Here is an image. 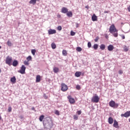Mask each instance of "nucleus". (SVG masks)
Here are the masks:
<instances>
[{"instance_id":"obj_47","label":"nucleus","mask_w":130,"mask_h":130,"mask_svg":"<svg viewBox=\"0 0 130 130\" xmlns=\"http://www.w3.org/2000/svg\"><path fill=\"white\" fill-rule=\"evenodd\" d=\"M127 10L129 12H130V6L127 7Z\"/></svg>"},{"instance_id":"obj_50","label":"nucleus","mask_w":130,"mask_h":130,"mask_svg":"<svg viewBox=\"0 0 130 130\" xmlns=\"http://www.w3.org/2000/svg\"><path fill=\"white\" fill-rule=\"evenodd\" d=\"M33 3V0H31L30 2H29V4H32Z\"/></svg>"},{"instance_id":"obj_16","label":"nucleus","mask_w":130,"mask_h":130,"mask_svg":"<svg viewBox=\"0 0 130 130\" xmlns=\"http://www.w3.org/2000/svg\"><path fill=\"white\" fill-rule=\"evenodd\" d=\"M81 74H82V73L81 72L77 71L75 73V77L78 78V77H80Z\"/></svg>"},{"instance_id":"obj_35","label":"nucleus","mask_w":130,"mask_h":130,"mask_svg":"<svg viewBox=\"0 0 130 130\" xmlns=\"http://www.w3.org/2000/svg\"><path fill=\"white\" fill-rule=\"evenodd\" d=\"M55 114L58 116L59 115V112L58 111V110H56L55 111Z\"/></svg>"},{"instance_id":"obj_34","label":"nucleus","mask_w":130,"mask_h":130,"mask_svg":"<svg viewBox=\"0 0 130 130\" xmlns=\"http://www.w3.org/2000/svg\"><path fill=\"white\" fill-rule=\"evenodd\" d=\"M76 89H77V90H80V89H81L80 86L79 85H77L76 86Z\"/></svg>"},{"instance_id":"obj_49","label":"nucleus","mask_w":130,"mask_h":130,"mask_svg":"<svg viewBox=\"0 0 130 130\" xmlns=\"http://www.w3.org/2000/svg\"><path fill=\"white\" fill-rule=\"evenodd\" d=\"M85 8L87 9V10H88V9H89L88 6H85Z\"/></svg>"},{"instance_id":"obj_43","label":"nucleus","mask_w":130,"mask_h":130,"mask_svg":"<svg viewBox=\"0 0 130 130\" xmlns=\"http://www.w3.org/2000/svg\"><path fill=\"white\" fill-rule=\"evenodd\" d=\"M35 53H36V50L33 49V55H35Z\"/></svg>"},{"instance_id":"obj_24","label":"nucleus","mask_w":130,"mask_h":130,"mask_svg":"<svg viewBox=\"0 0 130 130\" xmlns=\"http://www.w3.org/2000/svg\"><path fill=\"white\" fill-rule=\"evenodd\" d=\"M105 48V45L104 44H101L100 46V49L102 50H104Z\"/></svg>"},{"instance_id":"obj_42","label":"nucleus","mask_w":130,"mask_h":130,"mask_svg":"<svg viewBox=\"0 0 130 130\" xmlns=\"http://www.w3.org/2000/svg\"><path fill=\"white\" fill-rule=\"evenodd\" d=\"M121 37L122 38V39L123 40H124V39H125V36H124V35H121Z\"/></svg>"},{"instance_id":"obj_51","label":"nucleus","mask_w":130,"mask_h":130,"mask_svg":"<svg viewBox=\"0 0 130 130\" xmlns=\"http://www.w3.org/2000/svg\"><path fill=\"white\" fill-rule=\"evenodd\" d=\"M31 52L32 54H33V49H31Z\"/></svg>"},{"instance_id":"obj_41","label":"nucleus","mask_w":130,"mask_h":130,"mask_svg":"<svg viewBox=\"0 0 130 130\" xmlns=\"http://www.w3.org/2000/svg\"><path fill=\"white\" fill-rule=\"evenodd\" d=\"M118 73L119 75H121L123 74V71L122 70H119Z\"/></svg>"},{"instance_id":"obj_13","label":"nucleus","mask_w":130,"mask_h":130,"mask_svg":"<svg viewBox=\"0 0 130 130\" xmlns=\"http://www.w3.org/2000/svg\"><path fill=\"white\" fill-rule=\"evenodd\" d=\"M41 81V77L40 76V75H37L36 80V83H39Z\"/></svg>"},{"instance_id":"obj_54","label":"nucleus","mask_w":130,"mask_h":130,"mask_svg":"<svg viewBox=\"0 0 130 130\" xmlns=\"http://www.w3.org/2000/svg\"><path fill=\"white\" fill-rule=\"evenodd\" d=\"M2 119V116L0 115V120Z\"/></svg>"},{"instance_id":"obj_33","label":"nucleus","mask_w":130,"mask_h":130,"mask_svg":"<svg viewBox=\"0 0 130 130\" xmlns=\"http://www.w3.org/2000/svg\"><path fill=\"white\" fill-rule=\"evenodd\" d=\"M73 117H74V119L75 120H77L78 119V116L77 115H74L73 116Z\"/></svg>"},{"instance_id":"obj_19","label":"nucleus","mask_w":130,"mask_h":130,"mask_svg":"<svg viewBox=\"0 0 130 130\" xmlns=\"http://www.w3.org/2000/svg\"><path fill=\"white\" fill-rule=\"evenodd\" d=\"M108 122L110 124H112L113 123V119L111 117H109Z\"/></svg>"},{"instance_id":"obj_15","label":"nucleus","mask_w":130,"mask_h":130,"mask_svg":"<svg viewBox=\"0 0 130 130\" xmlns=\"http://www.w3.org/2000/svg\"><path fill=\"white\" fill-rule=\"evenodd\" d=\"M113 126L116 128H119L118 123L116 120H114V123H113Z\"/></svg>"},{"instance_id":"obj_29","label":"nucleus","mask_w":130,"mask_h":130,"mask_svg":"<svg viewBox=\"0 0 130 130\" xmlns=\"http://www.w3.org/2000/svg\"><path fill=\"white\" fill-rule=\"evenodd\" d=\"M128 50V49L127 48V47L126 46H124V52H127Z\"/></svg>"},{"instance_id":"obj_32","label":"nucleus","mask_w":130,"mask_h":130,"mask_svg":"<svg viewBox=\"0 0 130 130\" xmlns=\"http://www.w3.org/2000/svg\"><path fill=\"white\" fill-rule=\"evenodd\" d=\"M57 29L58 31H61L62 29L61 26H58V27H57Z\"/></svg>"},{"instance_id":"obj_37","label":"nucleus","mask_w":130,"mask_h":130,"mask_svg":"<svg viewBox=\"0 0 130 130\" xmlns=\"http://www.w3.org/2000/svg\"><path fill=\"white\" fill-rule=\"evenodd\" d=\"M81 113H82V112H81V110H79V111H77V114L78 115H81Z\"/></svg>"},{"instance_id":"obj_6","label":"nucleus","mask_w":130,"mask_h":130,"mask_svg":"<svg viewBox=\"0 0 130 130\" xmlns=\"http://www.w3.org/2000/svg\"><path fill=\"white\" fill-rule=\"evenodd\" d=\"M61 90L63 92H66L68 89V86L63 83H62L61 84Z\"/></svg>"},{"instance_id":"obj_52","label":"nucleus","mask_w":130,"mask_h":130,"mask_svg":"<svg viewBox=\"0 0 130 130\" xmlns=\"http://www.w3.org/2000/svg\"><path fill=\"white\" fill-rule=\"evenodd\" d=\"M20 118H23V116H20Z\"/></svg>"},{"instance_id":"obj_28","label":"nucleus","mask_w":130,"mask_h":130,"mask_svg":"<svg viewBox=\"0 0 130 130\" xmlns=\"http://www.w3.org/2000/svg\"><path fill=\"white\" fill-rule=\"evenodd\" d=\"M93 48L94 50H97L98 48V44H94L93 46Z\"/></svg>"},{"instance_id":"obj_21","label":"nucleus","mask_w":130,"mask_h":130,"mask_svg":"<svg viewBox=\"0 0 130 130\" xmlns=\"http://www.w3.org/2000/svg\"><path fill=\"white\" fill-rule=\"evenodd\" d=\"M51 48L53 49H55L56 48V45L55 44V43H52L51 44Z\"/></svg>"},{"instance_id":"obj_30","label":"nucleus","mask_w":130,"mask_h":130,"mask_svg":"<svg viewBox=\"0 0 130 130\" xmlns=\"http://www.w3.org/2000/svg\"><path fill=\"white\" fill-rule=\"evenodd\" d=\"M7 45H8V46H12V43L11 42V41H8L7 42Z\"/></svg>"},{"instance_id":"obj_9","label":"nucleus","mask_w":130,"mask_h":130,"mask_svg":"<svg viewBox=\"0 0 130 130\" xmlns=\"http://www.w3.org/2000/svg\"><path fill=\"white\" fill-rule=\"evenodd\" d=\"M68 99L69 101V102L71 104H74L75 103V100H74V98H72L71 95H69L68 96Z\"/></svg>"},{"instance_id":"obj_36","label":"nucleus","mask_w":130,"mask_h":130,"mask_svg":"<svg viewBox=\"0 0 130 130\" xmlns=\"http://www.w3.org/2000/svg\"><path fill=\"white\" fill-rule=\"evenodd\" d=\"M87 46H88V47L89 48H91V43H90V42H89L88 43Z\"/></svg>"},{"instance_id":"obj_8","label":"nucleus","mask_w":130,"mask_h":130,"mask_svg":"<svg viewBox=\"0 0 130 130\" xmlns=\"http://www.w3.org/2000/svg\"><path fill=\"white\" fill-rule=\"evenodd\" d=\"M121 116L122 117H125V118H128L130 117V111H126L124 114H121Z\"/></svg>"},{"instance_id":"obj_12","label":"nucleus","mask_w":130,"mask_h":130,"mask_svg":"<svg viewBox=\"0 0 130 130\" xmlns=\"http://www.w3.org/2000/svg\"><path fill=\"white\" fill-rule=\"evenodd\" d=\"M92 21L94 22V21H98V17L95 15V14H93L92 17H91Z\"/></svg>"},{"instance_id":"obj_31","label":"nucleus","mask_w":130,"mask_h":130,"mask_svg":"<svg viewBox=\"0 0 130 130\" xmlns=\"http://www.w3.org/2000/svg\"><path fill=\"white\" fill-rule=\"evenodd\" d=\"M28 61H24V64H25V66H29V62Z\"/></svg>"},{"instance_id":"obj_14","label":"nucleus","mask_w":130,"mask_h":130,"mask_svg":"<svg viewBox=\"0 0 130 130\" xmlns=\"http://www.w3.org/2000/svg\"><path fill=\"white\" fill-rule=\"evenodd\" d=\"M114 49V47L112 45H110L108 46V50L109 51H112Z\"/></svg>"},{"instance_id":"obj_17","label":"nucleus","mask_w":130,"mask_h":130,"mask_svg":"<svg viewBox=\"0 0 130 130\" xmlns=\"http://www.w3.org/2000/svg\"><path fill=\"white\" fill-rule=\"evenodd\" d=\"M53 70L54 73L55 74L58 73L59 72V69L57 67H54Z\"/></svg>"},{"instance_id":"obj_27","label":"nucleus","mask_w":130,"mask_h":130,"mask_svg":"<svg viewBox=\"0 0 130 130\" xmlns=\"http://www.w3.org/2000/svg\"><path fill=\"white\" fill-rule=\"evenodd\" d=\"M76 50L78 51V52H81L82 51V48L80 47H77V49H76Z\"/></svg>"},{"instance_id":"obj_20","label":"nucleus","mask_w":130,"mask_h":130,"mask_svg":"<svg viewBox=\"0 0 130 130\" xmlns=\"http://www.w3.org/2000/svg\"><path fill=\"white\" fill-rule=\"evenodd\" d=\"M67 15L68 17H72L73 13L71 11H69L67 12Z\"/></svg>"},{"instance_id":"obj_57","label":"nucleus","mask_w":130,"mask_h":130,"mask_svg":"<svg viewBox=\"0 0 130 130\" xmlns=\"http://www.w3.org/2000/svg\"><path fill=\"white\" fill-rule=\"evenodd\" d=\"M31 110H33V108H31Z\"/></svg>"},{"instance_id":"obj_46","label":"nucleus","mask_w":130,"mask_h":130,"mask_svg":"<svg viewBox=\"0 0 130 130\" xmlns=\"http://www.w3.org/2000/svg\"><path fill=\"white\" fill-rule=\"evenodd\" d=\"M36 4V0H33V4L35 5Z\"/></svg>"},{"instance_id":"obj_22","label":"nucleus","mask_w":130,"mask_h":130,"mask_svg":"<svg viewBox=\"0 0 130 130\" xmlns=\"http://www.w3.org/2000/svg\"><path fill=\"white\" fill-rule=\"evenodd\" d=\"M10 81L12 83H15L16 82V77L15 76L11 78Z\"/></svg>"},{"instance_id":"obj_26","label":"nucleus","mask_w":130,"mask_h":130,"mask_svg":"<svg viewBox=\"0 0 130 130\" xmlns=\"http://www.w3.org/2000/svg\"><path fill=\"white\" fill-rule=\"evenodd\" d=\"M26 59L27 61H30V60L32 59V57L31 56H28V57H27Z\"/></svg>"},{"instance_id":"obj_10","label":"nucleus","mask_w":130,"mask_h":130,"mask_svg":"<svg viewBox=\"0 0 130 130\" xmlns=\"http://www.w3.org/2000/svg\"><path fill=\"white\" fill-rule=\"evenodd\" d=\"M56 34V30L55 29H50L48 30V34L49 35Z\"/></svg>"},{"instance_id":"obj_11","label":"nucleus","mask_w":130,"mask_h":130,"mask_svg":"<svg viewBox=\"0 0 130 130\" xmlns=\"http://www.w3.org/2000/svg\"><path fill=\"white\" fill-rule=\"evenodd\" d=\"M68 12V9L66 7L61 8V13L63 14H67Z\"/></svg>"},{"instance_id":"obj_4","label":"nucleus","mask_w":130,"mask_h":130,"mask_svg":"<svg viewBox=\"0 0 130 130\" xmlns=\"http://www.w3.org/2000/svg\"><path fill=\"white\" fill-rule=\"evenodd\" d=\"M100 98L98 95L96 94H95L94 96H93V97L91 99V102L93 103H98L99 102Z\"/></svg>"},{"instance_id":"obj_53","label":"nucleus","mask_w":130,"mask_h":130,"mask_svg":"<svg viewBox=\"0 0 130 130\" xmlns=\"http://www.w3.org/2000/svg\"><path fill=\"white\" fill-rule=\"evenodd\" d=\"M108 38V36H106V38L107 39Z\"/></svg>"},{"instance_id":"obj_39","label":"nucleus","mask_w":130,"mask_h":130,"mask_svg":"<svg viewBox=\"0 0 130 130\" xmlns=\"http://www.w3.org/2000/svg\"><path fill=\"white\" fill-rule=\"evenodd\" d=\"M12 111V107H9L8 108V112H11Z\"/></svg>"},{"instance_id":"obj_44","label":"nucleus","mask_w":130,"mask_h":130,"mask_svg":"<svg viewBox=\"0 0 130 130\" xmlns=\"http://www.w3.org/2000/svg\"><path fill=\"white\" fill-rule=\"evenodd\" d=\"M57 17L58 18H61L60 15L59 14H57Z\"/></svg>"},{"instance_id":"obj_3","label":"nucleus","mask_w":130,"mask_h":130,"mask_svg":"<svg viewBox=\"0 0 130 130\" xmlns=\"http://www.w3.org/2000/svg\"><path fill=\"white\" fill-rule=\"evenodd\" d=\"M109 105L110 107L113 108H117L119 106V104L117 103H115V102L114 101H111L109 103Z\"/></svg>"},{"instance_id":"obj_5","label":"nucleus","mask_w":130,"mask_h":130,"mask_svg":"<svg viewBox=\"0 0 130 130\" xmlns=\"http://www.w3.org/2000/svg\"><path fill=\"white\" fill-rule=\"evenodd\" d=\"M13 60V58H12V57L10 56H8L6 57V63L7 64H8L9 66H11V63H12V61Z\"/></svg>"},{"instance_id":"obj_7","label":"nucleus","mask_w":130,"mask_h":130,"mask_svg":"<svg viewBox=\"0 0 130 130\" xmlns=\"http://www.w3.org/2000/svg\"><path fill=\"white\" fill-rule=\"evenodd\" d=\"M25 71H26V67L24 65H22L21 69L20 71H18V73H20L22 75L25 74Z\"/></svg>"},{"instance_id":"obj_23","label":"nucleus","mask_w":130,"mask_h":130,"mask_svg":"<svg viewBox=\"0 0 130 130\" xmlns=\"http://www.w3.org/2000/svg\"><path fill=\"white\" fill-rule=\"evenodd\" d=\"M43 119H44V115H42L40 116V118H39L40 121L41 122L43 121Z\"/></svg>"},{"instance_id":"obj_45","label":"nucleus","mask_w":130,"mask_h":130,"mask_svg":"<svg viewBox=\"0 0 130 130\" xmlns=\"http://www.w3.org/2000/svg\"><path fill=\"white\" fill-rule=\"evenodd\" d=\"M76 28H78L79 27V24L78 23H76Z\"/></svg>"},{"instance_id":"obj_48","label":"nucleus","mask_w":130,"mask_h":130,"mask_svg":"<svg viewBox=\"0 0 130 130\" xmlns=\"http://www.w3.org/2000/svg\"><path fill=\"white\" fill-rule=\"evenodd\" d=\"M109 13V11H105L104 14H108Z\"/></svg>"},{"instance_id":"obj_18","label":"nucleus","mask_w":130,"mask_h":130,"mask_svg":"<svg viewBox=\"0 0 130 130\" xmlns=\"http://www.w3.org/2000/svg\"><path fill=\"white\" fill-rule=\"evenodd\" d=\"M18 60H14L13 62V63H12V66L13 67H17L18 66Z\"/></svg>"},{"instance_id":"obj_38","label":"nucleus","mask_w":130,"mask_h":130,"mask_svg":"<svg viewBox=\"0 0 130 130\" xmlns=\"http://www.w3.org/2000/svg\"><path fill=\"white\" fill-rule=\"evenodd\" d=\"M71 36H74L75 35V32L73 31H71Z\"/></svg>"},{"instance_id":"obj_1","label":"nucleus","mask_w":130,"mask_h":130,"mask_svg":"<svg viewBox=\"0 0 130 130\" xmlns=\"http://www.w3.org/2000/svg\"><path fill=\"white\" fill-rule=\"evenodd\" d=\"M52 120L50 118H46L43 120V124L46 129H50L52 127Z\"/></svg>"},{"instance_id":"obj_56","label":"nucleus","mask_w":130,"mask_h":130,"mask_svg":"<svg viewBox=\"0 0 130 130\" xmlns=\"http://www.w3.org/2000/svg\"><path fill=\"white\" fill-rule=\"evenodd\" d=\"M1 48H2V46H0V49H1Z\"/></svg>"},{"instance_id":"obj_40","label":"nucleus","mask_w":130,"mask_h":130,"mask_svg":"<svg viewBox=\"0 0 130 130\" xmlns=\"http://www.w3.org/2000/svg\"><path fill=\"white\" fill-rule=\"evenodd\" d=\"M99 39V37H96V38L94 39L95 42H98Z\"/></svg>"},{"instance_id":"obj_55","label":"nucleus","mask_w":130,"mask_h":130,"mask_svg":"<svg viewBox=\"0 0 130 130\" xmlns=\"http://www.w3.org/2000/svg\"><path fill=\"white\" fill-rule=\"evenodd\" d=\"M2 73V70L0 69V73Z\"/></svg>"},{"instance_id":"obj_58","label":"nucleus","mask_w":130,"mask_h":130,"mask_svg":"<svg viewBox=\"0 0 130 130\" xmlns=\"http://www.w3.org/2000/svg\"><path fill=\"white\" fill-rule=\"evenodd\" d=\"M129 122H130V118H129Z\"/></svg>"},{"instance_id":"obj_2","label":"nucleus","mask_w":130,"mask_h":130,"mask_svg":"<svg viewBox=\"0 0 130 130\" xmlns=\"http://www.w3.org/2000/svg\"><path fill=\"white\" fill-rule=\"evenodd\" d=\"M118 30L115 27L114 24H112L109 28V32L110 34H113V36L115 38H117L118 37Z\"/></svg>"},{"instance_id":"obj_25","label":"nucleus","mask_w":130,"mask_h":130,"mask_svg":"<svg viewBox=\"0 0 130 130\" xmlns=\"http://www.w3.org/2000/svg\"><path fill=\"white\" fill-rule=\"evenodd\" d=\"M62 55L64 56H66L67 55V52L66 50H62Z\"/></svg>"}]
</instances>
